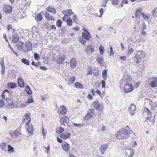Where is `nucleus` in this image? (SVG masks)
<instances>
[{
	"label": "nucleus",
	"mask_w": 157,
	"mask_h": 157,
	"mask_svg": "<svg viewBox=\"0 0 157 157\" xmlns=\"http://www.w3.org/2000/svg\"><path fill=\"white\" fill-rule=\"evenodd\" d=\"M130 134L129 131L123 128L119 130L117 132L116 137L119 139H125L129 136Z\"/></svg>",
	"instance_id": "obj_1"
},
{
	"label": "nucleus",
	"mask_w": 157,
	"mask_h": 157,
	"mask_svg": "<svg viewBox=\"0 0 157 157\" xmlns=\"http://www.w3.org/2000/svg\"><path fill=\"white\" fill-rule=\"evenodd\" d=\"M135 58L137 60H141L145 57L144 52L142 50L136 51Z\"/></svg>",
	"instance_id": "obj_2"
},
{
	"label": "nucleus",
	"mask_w": 157,
	"mask_h": 157,
	"mask_svg": "<svg viewBox=\"0 0 157 157\" xmlns=\"http://www.w3.org/2000/svg\"><path fill=\"white\" fill-rule=\"evenodd\" d=\"M6 105L7 109H12L18 107L17 102H13L11 100H9L8 102H6Z\"/></svg>",
	"instance_id": "obj_3"
},
{
	"label": "nucleus",
	"mask_w": 157,
	"mask_h": 157,
	"mask_svg": "<svg viewBox=\"0 0 157 157\" xmlns=\"http://www.w3.org/2000/svg\"><path fill=\"white\" fill-rule=\"evenodd\" d=\"M134 89L132 84H126L124 87V91L125 93H128L132 92Z\"/></svg>",
	"instance_id": "obj_4"
},
{
	"label": "nucleus",
	"mask_w": 157,
	"mask_h": 157,
	"mask_svg": "<svg viewBox=\"0 0 157 157\" xmlns=\"http://www.w3.org/2000/svg\"><path fill=\"white\" fill-rule=\"evenodd\" d=\"M94 111L92 109H90L87 112L85 116V119L88 120L91 118L93 117L94 115Z\"/></svg>",
	"instance_id": "obj_5"
},
{
	"label": "nucleus",
	"mask_w": 157,
	"mask_h": 157,
	"mask_svg": "<svg viewBox=\"0 0 157 157\" xmlns=\"http://www.w3.org/2000/svg\"><path fill=\"white\" fill-rule=\"evenodd\" d=\"M12 6L8 4H4L2 7V10L4 12L10 13L12 11Z\"/></svg>",
	"instance_id": "obj_6"
},
{
	"label": "nucleus",
	"mask_w": 157,
	"mask_h": 157,
	"mask_svg": "<svg viewBox=\"0 0 157 157\" xmlns=\"http://www.w3.org/2000/svg\"><path fill=\"white\" fill-rule=\"evenodd\" d=\"M92 105L94 109L97 110H101L104 107L102 104H100L98 101H94L92 104Z\"/></svg>",
	"instance_id": "obj_7"
},
{
	"label": "nucleus",
	"mask_w": 157,
	"mask_h": 157,
	"mask_svg": "<svg viewBox=\"0 0 157 157\" xmlns=\"http://www.w3.org/2000/svg\"><path fill=\"white\" fill-rule=\"evenodd\" d=\"M85 51L86 54L89 55L94 51V46L91 45L86 46V47Z\"/></svg>",
	"instance_id": "obj_8"
},
{
	"label": "nucleus",
	"mask_w": 157,
	"mask_h": 157,
	"mask_svg": "<svg viewBox=\"0 0 157 157\" xmlns=\"http://www.w3.org/2000/svg\"><path fill=\"white\" fill-rule=\"evenodd\" d=\"M134 151L132 149H127L125 150V157H132L134 154Z\"/></svg>",
	"instance_id": "obj_9"
},
{
	"label": "nucleus",
	"mask_w": 157,
	"mask_h": 157,
	"mask_svg": "<svg viewBox=\"0 0 157 157\" xmlns=\"http://www.w3.org/2000/svg\"><path fill=\"white\" fill-rule=\"evenodd\" d=\"M30 113H28L25 114L24 116V122H25V124H29L31 121V118L29 117Z\"/></svg>",
	"instance_id": "obj_10"
},
{
	"label": "nucleus",
	"mask_w": 157,
	"mask_h": 157,
	"mask_svg": "<svg viewBox=\"0 0 157 157\" xmlns=\"http://www.w3.org/2000/svg\"><path fill=\"white\" fill-rule=\"evenodd\" d=\"M151 82H150V86L152 87H157V78L156 77L151 78L150 79Z\"/></svg>",
	"instance_id": "obj_11"
},
{
	"label": "nucleus",
	"mask_w": 157,
	"mask_h": 157,
	"mask_svg": "<svg viewBox=\"0 0 157 157\" xmlns=\"http://www.w3.org/2000/svg\"><path fill=\"white\" fill-rule=\"evenodd\" d=\"M25 48H26V49H24L23 50V51L25 52L30 51L32 49V44L31 42H26V44L25 45Z\"/></svg>",
	"instance_id": "obj_12"
},
{
	"label": "nucleus",
	"mask_w": 157,
	"mask_h": 157,
	"mask_svg": "<svg viewBox=\"0 0 157 157\" xmlns=\"http://www.w3.org/2000/svg\"><path fill=\"white\" fill-rule=\"evenodd\" d=\"M131 80L130 77L127 76L123 77L121 81L122 83H124L125 85L126 84H130L129 83L131 81Z\"/></svg>",
	"instance_id": "obj_13"
},
{
	"label": "nucleus",
	"mask_w": 157,
	"mask_h": 157,
	"mask_svg": "<svg viewBox=\"0 0 157 157\" xmlns=\"http://www.w3.org/2000/svg\"><path fill=\"white\" fill-rule=\"evenodd\" d=\"M69 120L68 117L66 116H63L60 120L61 125L62 124L65 126V124H67Z\"/></svg>",
	"instance_id": "obj_14"
},
{
	"label": "nucleus",
	"mask_w": 157,
	"mask_h": 157,
	"mask_svg": "<svg viewBox=\"0 0 157 157\" xmlns=\"http://www.w3.org/2000/svg\"><path fill=\"white\" fill-rule=\"evenodd\" d=\"M62 149L66 152H68L70 149V145L66 142H64L62 144Z\"/></svg>",
	"instance_id": "obj_15"
},
{
	"label": "nucleus",
	"mask_w": 157,
	"mask_h": 157,
	"mask_svg": "<svg viewBox=\"0 0 157 157\" xmlns=\"http://www.w3.org/2000/svg\"><path fill=\"white\" fill-rule=\"evenodd\" d=\"M108 147V145L107 144H104L101 145L99 148V150L102 154L103 155L104 154Z\"/></svg>",
	"instance_id": "obj_16"
},
{
	"label": "nucleus",
	"mask_w": 157,
	"mask_h": 157,
	"mask_svg": "<svg viewBox=\"0 0 157 157\" xmlns=\"http://www.w3.org/2000/svg\"><path fill=\"white\" fill-rule=\"evenodd\" d=\"M61 115L65 114L67 112V109L65 106L63 105L61 106L59 109L58 112Z\"/></svg>",
	"instance_id": "obj_17"
},
{
	"label": "nucleus",
	"mask_w": 157,
	"mask_h": 157,
	"mask_svg": "<svg viewBox=\"0 0 157 157\" xmlns=\"http://www.w3.org/2000/svg\"><path fill=\"white\" fill-rule=\"evenodd\" d=\"M77 61L75 58H72L70 60V66L72 68H74L77 65Z\"/></svg>",
	"instance_id": "obj_18"
},
{
	"label": "nucleus",
	"mask_w": 157,
	"mask_h": 157,
	"mask_svg": "<svg viewBox=\"0 0 157 157\" xmlns=\"http://www.w3.org/2000/svg\"><path fill=\"white\" fill-rule=\"evenodd\" d=\"M17 48L20 51H23L24 43L22 42H18L16 44Z\"/></svg>",
	"instance_id": "obj_19"
},
{
	"label": "nucleus",
	"mask_w": 157,
	"mask_h": 157,
	"mask_svg": "<svg viewBox=\"0 0 157 157\" xmlns=\"http://www.w3.org/2000/svg\"><path fill=\"white\" fill-rule=\"evenodd\" d=\"M62 13L63 14H65L67 16L71 15H72L74 14V13L72 11L71 9L63 10Z\"/></svg>",
	"instance_id": "obj_20"
},
{
	"label": "nucleus",
	"mask_w": 157,
	"mask_h": 157,
	"mask_svg": "<svg viewBox=\"0 0 157 157\" xmlns=\"http://www.w3.org/2000/svg\"><path fill=\"white\" fill-rule=\"evenodd\" d=\"M136 106L134 104H132L131 106L129 107L128 109L130 110V114L132 116L133 115L134 113L133 112L136 110Z\"/></svg>",
	"instance_id": "obj_21"
},
{
	"label": "nucleus",
	"mask_w": 157,
	"mask_h": 157,
	"mask_svg": "<svg viewBox=\"0 0 157 157\" xmlns=\"http://www.w3.org/2000/svg\"><path fill=\"white\" fill-rule=\"evenodd\" d=\"M46 10L53 14L56 13V11L55 9L53 7L49 6L46 8Z\"/></svg>",
	"instance_id": "obj_22"
},
{
	"label": "nucleus",
	"mask_w": 157,
	"mask_h": 157,
	"mask_svg": "<svg viewBox=\"0 0 157 157\" xmlns=\"http://www.w3.org/2000/svg\"><path fill=\"white\" fill-rule=\"evenodd\" d=\"M71 136V134L68 133H62L60 135V137L63 139H67L69 138Z\"/></svg>",
	"instance_id": "obj_23"
},
{
	"label": "nucleus",
	"mask_w": 157,
	"mask_h": 157,
	"mask_svg": "<svg viewBox=\"0 0 157 157\" xmlns=\"http://www.w3.org/2000/svg\"><path fill=\"white\" fill-rule=\"evenodd\" d=\"M82 37L86 40H88L91 36L90 33H85L83 32L82 33Z\"/></svg>",
	"instance_id": "obj_24"
},
{
	"label": "nucleus",
	"mask_w": 157,
	"mask_h": 157,
	"mask_svg": "<svg viewBox=\"0 0 157 157\" xmlns=\"http://www.w3.org/2000/svg\"><path fill=\"white\" fill-rule=\"evenodd\" d=\"M18 84L19 86L23 87L25 86V83L23 80L21 78H19L17 80Z\"/></svg>",
	"instance_id": "obj_25"
},
{
	"label": "nucleus",
	"mask_w": 157,
	"mask_h": 157,
	"mask_svg": "<svg viewBox=\"0 0 157 157\" xmlns=\"http://www.w3.org/2000/svg\"><path fill=\"white\" fill-rule=\"evenodd\" d=\"M144 112L147 113V120L150 121L151 119V113L149 109L147 108H145L144 109Z\"/></svg>",
	"instance_id": "obj_26"
},
{
	"label": "nucleus",
	"mask_w": 157,
	"mask_h": 157,
	"mask_svg": "<svg viewBox=\"0 0 157 157\" xmlns=\"http://www.w3.org/2000/svg\"><path fill=\"white\" fill-rule=\"evenodd\" d=\"M65 57L64 56H62L60 57H59L57 59V63L59 64H61L65 60Z\"/></svg>",
	"instance_id": "obj_27"
},
{
	"label": "nucleus",
	"mask_w": 157,
	"mask_h": 157,
	"mask_svg": "<svg viewBox=\"0 0 157 157\" xmlns=\"http://www.w3.org/2000/svg\"><path fill=\"white\" fill-rule=\"evenodd\" d=\"M75 79V76H71L69 78L68 81L69 82L68 83V85H70L74 83Z\"/></svg>",
	"instance_id": "obj_28"
},
{
	"label": "nucleus",
	"mask_w": 157,
	"mask_h": 157,
	"mask_svg": "<svg viewBox=\"0 0 157 157\" xmlns=\"http://www.w3.org/2000/svg\"><path fill=\"white\" fill-rule=\"evenodd\" d=\"M19 37L18 36L17 34H15L12 37V41L14 43H17L19 40Z\"/></svg>",
	"instance_id": "obj_29"
},
{
	"label": "nucleus",
	"mask_w": 157,
	"mask_h": 157,
	"mask_svg": "<svg viewBox=\"0 0 157 157\" xmlns=\"http://www.w3.org/2000/svg\"><path fill=\"white\" fill-rule=\"evenodd\" d=\"M29 124H27L29 127L27 128V130L29 133L32 134L33 133L34 130L33 128V127L32 124H31L30 126Z\"/></svg>",
	"instance_id": "obj_30"
},
{
	"label": "nucleus",
	"mask_w": 157,
	"mask_h": 157,
	"mask_svg": "<svg viewBox=\"0 0 157 157\" xmlns=\"http://www.w3.org/2000/svg\"><path fill=\"white\" fill-rule=\"evenodd\" d=\"M7 86L11 88H14L17 87V84L15 83L9 82L7 84Z\"/></svg>",
	"instance_id": "obj_31"
},
{
	"label": "nucleus",
	"mask_w": 157,
	"mask_h": 157,
	"mask_svg": "<svg viewBox=\"0 0 157 157\" xmlns=\"http://www.w3.org/2000/svg\"><path fill=\"white\" fill-rule=\"evenodd\" d=\"M6 144L5 143H3L0 144V147L3 151L6 152Z\"/></svg>",
	"instance_id": "obj_32"
},
{
	"label": "nucleus",
	"mask_w": 157,
	"mask_h": 157,
	"mask_svg": "<svg viewBox=\"0 0 157 157\" xmlns=\"http://www.w3.org/2000/svg\"><path fill=\"white\" fill-rule=\"evenodd\" d=\"M75 86L77 88L79 89H83L84 88L83 86L80 82H76L75 84Z\"/></svg>",
	"instance_id": "obj_33"
},
{
	"label": "nucleus",
	"mask_w": 157,
	"mask_h": 157,
	"mask_svg": "<svg viewBox=\"0 0 157 157\" xmlns=\"http://www.w3.org/2000/svg\"><path fill=\"white\" fill-rule=\"evenodd\" d=\"M107 70H104L102 73V77L104 80H106L107 79Z\"/></svg>",
	"instance_id": "obj_34"
},
{
	"label": "nucleus",
	"mask_w": 157,
	"mask_h": 157,
	"mask_svg": "<svg viewBox=\"0 0 157 157\" xmlns=\"http://www.w3.org/2000/svg\"><path fill=\"white\" fill-rule=\"evenodd\" d=\"M25 90L26 93L29 95L31 94L32 93L30 87L28 86L25 87Z\"/></svg>",
	"instance_id": "obj_35"
},
{
	"label": "nucleus",
	"mask_w": 157,
	"mask_h": 157,
	"mask_svg": "<svg viewBox=\"0 0 157 157\" xmlns=\"http://www.w3.org/2000/svg\"><path fill=\"white\" fill-rule=\"evenodd\" d=\"M42 15L40 14H38L37 16L35 17V19L36 21H40L42 20Z\"/></svg>",
	"instance_id": "obj_36"
},
{
	"label": "nucleus",
	"mask_w": 157,
	"mask_h": 157,
	"mask_svg": "<svg viewBox=\"0 0 157 157\" xmlns=\"http://www.w3.org/2000/svg\"><path fill=\"white\" fill-rule=\"evenodd\" d=\"M21 62L25 64L29 65V61L26 59L23 58L21 59Z\"/></svg>",
	"instance_id": "obj_37"
},
{
	"label": "nucleus",
	"mask_w": 157,
	"mask_h": 157,
	"mask_svg": "<svg viewBox=\"0 0 157 157\" xmlns=\"http://www.w3.org/2000/svg\"><path fill=\"white\" fill-rule=\"evenodd\" d=\"M96 60L101 65H102L103 63V60L100 57H98L96 59Z\"/></svg>",
	"instance_id": "obj_38"
},
{
	"label": "nucleus",
	"mask_w": 157,
	"mask_h": 157,
	"mask_svg": "<svg viewBox=\"0 0 157 157\" xmlns=\"http://www.w3.org/2000/svg\"><path fill=\"white\" fill-rule=\"evenodd\" d=\"M62 22L60 20H58L56 22V25L57 27H61Z\"/></svg>",
	"instance_id": "obj_39"
},
{
	"label": "nucleus",
	"mask_w": 157,
	"mask_h": 157,
	"mask_svg": "<svg viewBox=\"0 0 157 157\" xmlns=\"http://www.w3.org/2000/svg\"><path fill=\"white\" fill-rule=\"evenodd\" d=\"M67 25L68 26H71L72 24V21L71 18H68L67 20Z\"/></svg>",
	"instance_id": "obj_40"
},
{
	"label": "nucleus",
	"mask_w": 157,
	"mask_h": 157,
	"mask_svg": "<svg viewBox=\"0 0 157 157\" xmlns=\"http://www.w3.org/2000/svg\"><path fill=\"white\" fill-rule=\"evenodd\" d=\"M79 40L80 43L83 44H85L86 41L85 40L86 39L83 38L82 37H80L79 38Z\"/></svg>",
	"instance_id": "obj_41"
},
{
	"label": "nucleus",
	"mask_w": 157,
	"mask_h": 157,
	"mask_svg": "<svg viewBox=\"0 0 157 157\" xmlns=\"http://www.w3.org/2000/svg\"><path fill=\"white\" fill-rule=\"evenodd\" d=\"M8 151L9 152H13L14 151L13 148L10 145H8Z\"/></svg>",
	"instance_id": "obj_42"
},
{
	"label": "nucleus",
	"mask_w": 157,
	"mask_h": 157,
	"mask_svg": "<svg viewBox=\"0 0 157 157\" xmlns=\"http://www.w3.org/2000/svg\"><path fill=\"white\" fill-rule=\"evenodd\" d=\"M74 21L76 24H77L78 22V18L76 16V15H74L72 17Z\"/></svg>",
	"instance_id": "obj_43"
},
{
	"label": "nucleus",
	"mask_w": 157,
	"mask_h": 157,
	"mask_svg": "<svg viewBox=\"0 0 157 157\" xmlns=\"http://www.w3.org/2000/svg\"><path fill=\"white\" fill-rule=\"evenodd\" d=\"M99 49L101 54V55L103 54L104 51V47L101 45L99 47Z\"/></svg>",
	"instance_id": "obj_44"
},
{
	"label": "nucleus",
	"mask_w": 157,
	"mask_h": 157,
	"mask_svg": "<svg viewBox=\"0 0 157 157\" xmlns=\"http://www.w3.org/2000/svg\"><path fill=\"white\" fill-rule=\"evenodd\" d=\"M141 15L144 19H148L150 17V16L148 14L147 15L145 14L144 13H141Z\"/></svg>",
	"instance_id": "obj_45"
},
{
	"label": "nucleus",
	"mask_w": 157,
	"mask_h": 157,
	"mask_svg": "<svg viewBox=\"0 0 157 157\" xmlns=\"http://www.w3.org/2000/svg\"><path fill=\"white\" fill-rule=\"evenodd\" d=\"M34 59L36 60H38L40 59L39 55L36 53H34Z\"/></svg>",
	"instance_id": "obj_46"
},
{
	"label": "nucleus",
	"mask_w": 157,
	"mask_h": 157,
	"mask_svg": "<svg viewBox=\"0 0 157 157\" xmlns=\"http://www.w3.org/2000/svg\"><path fill=\"white\" fill-rule=\"evenodd\" d=\"M10 135L11 136L15 138L17 136V134L15 131L13 132H11L10 133Z\"/></svg>",
	"instance_id": "obj_47"
},
{
	"label": "nucleus",
	"mask_w": 157,
	"mask_h": 157,
	"mask_svg": "<svg viewBox=\"0 0 157 157\" xmlns=\"http://www.w3.org/2000/svg\"><path fill=\"white\" fill-rule=\"evenodd\" d=\"M33 102V98L32 97H30L28 99L26 103H31Z\"/></svg>",
	"instance_id": "obj_48"
},
{
	"label": "nucleus",
	"mask_w": 157,
	"mask_h": 157,
	"mask_svg": "<svg viewBox=\"0 0 157 157\" xmlns=\"http://www.w3.org/2000/svg\"><path fill=\"white\" fill-rule=\"evenodd\" d=\"M157 13V7H155L151 12V14L153 16H155V15Z\"/></svg>",
	"instance_id": "obj_49"
},
{
	"label": "nucleus",
	"mask_w": 157,
	"mask_h": 157,
	"mask_svg": "<svg viewBox=\"0 0 157 157\" xmlns=\"http://www.w3.org/2000/svg\"><path fill=\"white\" fill-rule=\"evenodd\" d=\"M4 105V102L3 100L0 99V108L3 107Z\"/></svg>",
	"instance_id": "obj_50"
},
{
	"label": "nucleus",
	"mask_w": 157,
	"mask_h": 157,
	"mask_svg": "<svg viewBox=\"0 0 157 157\" xmlns=\"http://www.w3.org/2000/svg\"><path fill=\"white\" fill-rule=\"evenodd\" d=\"M134 52L133 49L132 48H128V54H129L131 55L132 53L133 52Z\"/></svg>",
	"instance_id": "obj_51"
},
{
	"label": "nucleus",
	"mask_w": 157,
	"mask_h": 157,
	"mask_svg": "<svg viewBox=\"0 0 157 157\" xmlns=\"http://www.w3.org/2000/svg\"><path fill=\"white\" fill-rule=\"evenodd\" d=\"M92 69L90 68V67H89V68L88 69V72L87 73V75H92Z\"/></svg>",
	"instance_id": "obj_52"
},
{
	"label": "nucleus",
	"mask_w": 157,
	"mask_h": 157,
	"mask_svg": "<svg viewBox=\"0 0 157 157\" xmlns=\"http://www.w3.org/2000/svg\"><path fill=\"white\" fill-rule=\"evenodd\" d=\"M119 2V0H113L112 4L113 5H117Z\"/></svg>",
	"instance_id": "obj_53"
},
{
	"label": "nucleus",
	"mask_w": 157,
	"mask_h": 157,
	"mask_svg": "<svg viewBox=\"0 0 157 157\" xmlns=\"http://www.w3.org/2000/svg\"><path fill=\"white\" fill-rule=\"evenodd\" d=\"M101 83L102 84V88H105V80H102L101 82Z\"/></svg>",
	"instance_id": "obj_54"
},
{
	"label": "nucleus",
	"mask_w": 157,
	"mask_h": 157,
	"mask_svg": "<svg viewBox=\"0 0 157 157\" xmlns=\"http://www.w3.org/2000/svg\"><path fill=\"white\" fill-rule=\"evenodd\" d=\"M95 92L100 96L101 98H102V94L100 91L98 90H97L95 91Z\"/></svg>",
	"instance_id": "obj_55"
},
{
	"label": "nucleus",
	"mask_w": 157,
	"mask_h": 157,
	"mask_svg": "<svg viewBox=\"0 0 157 157\" xmlns=\"http://www.w3.org/2000/svg\"><path fill=\"white\" fill-rule=\"evenodd\" d=\"M103 9L102 8H101L99 10L100 13V16H99L100 17H101L102 16V15L103 13Z\"/></svg>",
	"instance_id": "obj_56"
},
{
	"label": "nucleus",
	"mask_w": 157,
	"mask_h": 157,
	"mask_svg": "<svg viewBox=\"0 0 157 157\" xmlns=\"http://www.w3.org/2000/svg\"><path fill=\"white\" fill-rule=\"evenodd\" d=\"M64 131V129L61 127H60L59 128V133H61L62 132H63Z\"/></svg>",
	"instance_id": "obj_57"
},
{
	"label": "nucleus",
	"mask_w": 157,
	"mask_h": 157,
	"mask_svg": "<svg viewBox=\"0 0 157 157\" xmlns=\"http://www.w3.org/2000/svg\"><path fill=\"white\" fill-rule=\"evenodd\" d=\"M48 20L54 21L55 19L53 16H49L47 19Z\"/></svg>",
	"instance_id": "obj_58"
},
{
	"label": "nucleus",
	"mask_w": 157,
	"mask_h": 157,
	"mask_svg": "<svg viewBox=\"0 0 157 157\" xmlns=\"http://www.w3.org/2000/svg\"><path fill=\"white\" fill-rule=\"evenodd\" d=\"M26 102L25 103H23V104H21L19 106H18V107L19 108H21L22 107L24 108L27 105H26Z\"/></svg>",
	"instance_id": "obj_59"
},
{
	"label": "nucleus",
	"mask_w": 157,
	"mask_h": 157,
	"mask_svg": "<svg viewBox=\"0 0 157 157\" xmlns=\"http://www.w3.org/2000/svg\"><path fill=\"white\" fill-rule=\"evenodd\" d=\"M46 149V153H48L49 152V150L50 149V146L49 145H48L47 147H44Z\"/></svg>",
	"instance_id": "obj_60"
},
{
	"label": "nucleus",
	"mask_w": 157,
	"mask_h": 157,
	"mask_svg": "<svg viewBox=\"0 0 157 157\" xmlns=\"http://www.w3.org/2000/svg\"><path fill=\"white\" fill-rule=\"evenodd\" d=\"M146 26L145 25L144 22L143 24L142 25V27L141 28V30H145L146 29Z\"/></svg>",
	"instance_id": "obj_61"
},
{
	"label": "nucleus",
	"mask_w": 157,
	"mask_h": 157,
	"mask_svg": "<svg viewBox=\"0 0 157 157\" xmlns=\"http://www.w3.org/2000/svg\"><path fill=\"white\" fill-rule=\"evenodd\" d=\"M40 68L45 71H46L48 69V68L45 66H40Z\"/></svg>",
	"instance_id": "obj_62"
},
{
	"label": "nucleus",
	"mask_w": 157,
	"mask_h": 157,
	"mask_svg": "<svg viewBox=\"0 0 157 157\" xmlns=\"http://www.w3.org/2000/svg\"><path fill=\"white\" fill-rule=\"evenodd\" d=\"M114 55V51L113 50V48L112 47H110V56H112Z\"/></svg>",
	"instance_id": "obj_63"
},
{
	"label": "nucleus",
	"mask_w": 157,
	"mask_h": 157,
	"mask_svg": "<svg viewBox=\"0 0 157 157\" xmlns=\"http://www.w3.org/2000/svg\"><path fill=\"white\" fill-rule=\"evenodd\" d=\"M87 98L89 100L93 99V97L91 94H88L87 96Z\"/></svg>",
	"instance_id": "obj_64"
}]
</instances>
